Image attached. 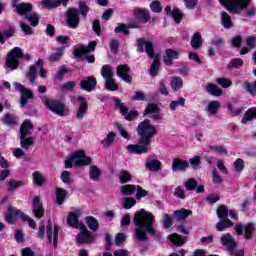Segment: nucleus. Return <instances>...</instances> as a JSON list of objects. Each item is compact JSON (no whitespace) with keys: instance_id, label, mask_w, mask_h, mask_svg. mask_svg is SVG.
Listing matches in <instances>:
<instances>
[{"instance_id":"nucleus-37","label":"nucleus","mask_w":256,"mask_h":256,"mask_svg":"<svg viewBox=\"0 0 256 256\" xmlns=\"http://www.w3.org/2000/svg\"><path fill=\"white\" fill-rule=\"evenodd\" d=\"M118 179L122 185H125V183H129V181L133 179V176H131V173L127 170H120L118 173Z\"/></svg>"},{"instance_id":"nucleus-22","label":"nucleus","mask_w":256,"mask_h":256,"mask_svg":"<svg viewBox=\"0 0 256 256\" xmlns=\"http://www.w3.org/2000/svg\"><path fill=\"white\" fill-rule=\"evenodd\" d=\"M78 101H80L81 104L76 113V119H83V117L87 115V111L89 110V103H87V99L82 96L78 97Z\"/></svg>"},{"instance_id":"nucleus-24","label":"nucleus","mask_w":256,"mask_h":256,"mask_svg":"<svg viewBox=\"0 0 256 256\" xmlns=\"http://www.w3.org/2000/svg\"><path fill=\"white\" fill-rule=\"evenodd\" d=\"M133 13L135 17L141 21V23H148V21L151 19V15L147 9H135Z\"/></svg>"},{"instance_id":"nucleus-41","label":"nucleus","mask_w":256,"mask_h":256,"mask_svg":"<svg viewBox=\"0 0 256 256\" xmlns=\"http://www.w3.org/2000/svg\"><path fill=\"white\" fill-rule=\"evenodd\" d=\"M115 132H109L108 135L106 136V138H104L101 141V145L107 149V147H111V145H113V141H115Z\"/></svg>"},{"instance_id":"nucleus-42","label":"nucleus","mask_w":256,"mask_h":256,"mask_svg":"<svg viewBox=\"0 0 256 256\" xmlns=\"http://www.w3.org/2000/svg\"><path fill=\"white\" fill-rule=\"evenodd\" d=\"M120 191L122 193V195L129 197L131 195H133V193H135V191H137V187H135V185H123L120 188Z\"/></svg>"},{"instance_id":"nucleus-32","label":"nucleus","mask_w":256,"mask_h":256,"mask_svg":"<svg viewBox=\"0 0 256 256\" xmlns=\"http://www.w3.org/2000/svg\"><path fill=\"white\" fill-rule=\"evenodd\" d=\"M32 179H33L34 185H36L37 187H43V185L47 183V180L45 179V177H43V174H41V172L39 171L33 172Z\"/></svg>"},{"instance_id":"nucleus-18","label":"nucleus","mask_w":256,"mask_h":256,"mask_svg":"<svg viewBox=\"0 0 256 256\" xmlns=\"http://www.w3.org/2000/svg\"><path fill=\"white\" fill-rule=\"evenodd\" d=\"M32 212L36 219H41L43 215H45V209L43 208V204L41 203V198L39 196H35L32 200Z\"/></svg>"},{"instance_id":"nucleus-21","label":"nucleus","mask_w":256,"mask_h":256,"mask_svg":"<svg viewBox=\"0 0 256 256\" xmlns=\"http://www.w3.org/2000/svg\"><path fill=\"white\" fill-rule=\"evenodd\" d=\"M220 242L225 248H227L228 251H233V249L237 247L235 238H233V236H231L229 233L222 235Z\"/></svg>"},{"instance_id":"nucleus-55","label":"nucleus","mask_w":256,"mask_h":256,"mask_svg":"<svg viewBox=\"0 0 256 256\" xmlns=\"http://www.w3.org/2000/svg\"><path fill=\"white\" fill-rule=\"evenodd\" d=\"M168 239L176 246L185 245V241L179 236V234H171L168 236Z\"/></svg>"},{"instance_id":"nucleus-10","label":"nucleus","mask_w":256,"mask_h":256,"mask_svg":"<svg viewBox=\"0 0 256 256\" xmlns=\"http://www.w3.org/2000/svg\"><path fill=\"white\" fill-rule=\"evenodd\" d=\"M44 103L52 113L59 115V117L65 116V105L60 100L46 99Z\"/></svg>"},{"instance_id":"nucleus-8","label":"nucleus","mask_w":256,"mask_h":256,"mask_svg":"<svg viewBox=\"0 0 256 256\" xmlns=\"http://www.w3.org/2000/svg\"><path fill=\"white\" fill-rule=\"evenodd\" d=\"M17 217H20L22 221H28L31 219L29 216L23 214L21 210H17L13 206H8V211L5 215V221L10 223V225H13L15 221H17Z\"/></svg>"},{"instance_id":"nucleus-54","label":"nucleus","mask_w":256,"mask_h":256,"mask_svg":"<svg viewBox=\"0 0 256 256\" xmlns=\"http://www.w3.org/2000/svg\"><path fill=\"white\" fill-rule=\"evenodd\" d=\"M2 123L4 125H16L17 118L13 114H5L4 117L1 118Z\"/></svg>"},{"instance_id":"nucleus-40","label":"nucleus","mask_w":256,"mask_h":256,"mask_svg":"<svg viewBox=\"0 0 256 256\" xmlns=\"http://www.w3.org/2000/svg\"><path fill=\"white\" fill-rule=\"evenodd\" d=\"M66 197H67V190L63 188L56 189V203H58V205H63Z\"/></svg>"},{"instance_id":"nucleus-13","label":"nucleus","mask_w":256,"mask_h":256,"mask_svg":"<svg viewBox=\"0 0 256 256\" xmlns=\"http://www.w3.org/2000/svg\"><path fill=\"white\" fill-rule=\"evenodd\" d=\"M66 23L71 29H77L79 27V10L76 8H69L66 12Z\"/></svg>"},{"instance_id":"nucleus-31","label":"nucleus","mask_w":256,"mask_h":256,"mask_svg":"<svg viewBox=\"0 0 256 256\" xmlns=\"http://www.w3.org/2000/svg\"><path fill=\"white\" fill-rule=\"evenodd\" d=\"M40 5H42L44 9L51 11V9L61 7V2L59 0H41Z\"/></svg>"},{"instance_id":"nucleus-53","label":"nucleus","mask_w":256,"mask_h":256,"mask_svg":"<svg viewBox=\"0 0 256 256\" xmlns=\"http://www.w3.org/2000/svg\"><path fill=\"white\" fill-rule=\"evenodd\" d=\"M100 177H101V169H99L97 166H91L89 178L92 179L93 181H99Z\"/></svg>"},{"instance_id":"nucleus-17","label":"nucleus","mask_w":256,"mask_h":256,"mask_svg":"<svg viewBox=\"0 0 256 256\" xmlns=\"http://www.w3.org/2000/svg\"><path fill=\"white\" fill-rule=\"evenodd\" d=\"M126 149L129 153L143 155V153H149V151H151V144H130Z\"/></svg>"},{"instance_id":"nucleus-26","label":"nucleus","mask_w":256,"mask_h":256,"mask_svg":"<svg viewBox=\"0 0 256 256\" xmlns=\"http://www.w3.org/2000/svg\"><path fill=\"white\" fill-rule=\"evenodd\" d=\"M189 167V162L174 158L172 162V171H185Z\"/></svg>"},{"instance_id":"nucleus-23","label":"nucleus","mask_w":256,"mask_h":256,"mask_svg":"<svg viewBox=\"0 0 256 256\" xmlns=\"http://www.w3.org/2000/svg\"><path fill=\"white\" fill-rule=\"evenodd\" d=\"M173 59H179V52L173 49H166L165 55L163 56V61L165 65L170 67L173 65Z\"/></svg>"},{"instance_id":"nucleus-60","label":"nucleus","mask_w":256,"mask_h":256,"mask_svg":"<svg viewBox=\"0 0 256 256\" xmlns=\"http://www.w3.org/2000/svg\"><path fill=\"white\" fill-rule=\"evenodd\" d=\"M151 113H159V106L157 104H148L144 110V115H151Z\"/></svg>"},{"instance_id":"nucleus-4","label":"nucleus","mask_w":256,"mask_h":256,"mask_svg":"<svg viewBox=\"0 0 256 256\" xmlns=\"http://www.w3.org/2000/svg\"><path fill=\"white\" fill-rule=\"evenodd\" d=\"M13 7H16V13H18V15H24V19L29 21L32 27H37L39 25V14H27L31 9H33V4L21 3L19 5H15V3H13Z\"/></svg>"},{"instance_id":"nucleus-64","label":"nucleus","mask_w":256,"mask_h":256,"mask_svg":"<svg viewBox=\"0 0 256 256\" xmlns=\"http://www.w3.org/2000/svg\"><path fill=\"white\" fill-rule=\"evenodd\" d=\"M174 197H177V199H186L185 195V189H183V186H178L174 190Z\"/></svg>"},{"instance_id":"nucleus-12","label":"nucleus","mask_w":256,"mask_h":256,"mask_svg":"<svg viewBox=\"0 0 256 256\" xmlns=\"http://www.w3.org/2000/svg\"><path fill=\"white\" fill-rule=\"evenodd\" d=\"M137 43V52L138 53H144L146 51L148 57L150 59H153L155 57V49L153 47V43L149 41H145L144 38H138L136 40Z\"/></svg>"},{"instance_id":"nucleus-35","label":"nucleus","mask_w":256,"mask_h":256,"mask_svg":"<svg viewBox=\"0 0 256 256\" xmlns=\"http://www.w3.org/2000/svg\"><path fill=\"white\" fill-rule=\"evenodd\" d=\"M203 45V38L199 32H196L191 38L192 49H200Z\"/></svg>"},{"instance_id":"nucleus-47","label":"nucleus","mask_w":256,"mask_h":256,"mask_svg":"<svg viewBox=\"0 0 256 256\" xmlns=\"http://www.w3.org/2000/svg\"><path fill=\"white\" fill-rule=\"evenodd\" d=\"M86 225H88L89 229L92 231H97L99 229V222L93 216L86 217Z\"/></svg>"},{"instance_id":"nucleus-20","label":"nucleus","mask_w":256,"mask_h":256,"mask_svg":"<svg viewBox=\"0 0 256 256\" xmlns=\"http://www.w3.org/2000/svg\"><path fill=\"white\" fill-rule=\"evenodd\" d=\"M97 47V42L92 41L87 46L80 45L77 49L74 50L75 57H83V55H87V53H92L95 51Z\"/></svg>"},{"instance_id":"nucleus-11","label":"nucleus","mask_w":256,"mask_h":256,"mask_svg":"<svg viewBox=\"0 0 256 256\" xmlns=\"http://www.w3.org/2000/svg\"><path fill=\"white\" fill-rule=\"evenodd\" d=\"M237 235H243V231H244V238L247 240H251L253 239V236L255 235V224L253 223H248L246 225L243 224H237L234 227Z\"/></svg>"},{"instance_id":"nucleus-58","label":"nucleus","mask_w":256,"mask_h":256,"mask_svg":"<svg viewBox=\"0 0 256 256\" xmlns=\"http://www.w3.org/2000/svg\"><path fill=\"white\" fill-rule=\"evenodd\" d=\"M177 107H185V98L181 97L178 100H174L170 103L171 111H175Z\"/></svg>"},{"instance_id":"nucleus-7","label":"nucleus","mask_w":256,"mask_h":256,"mask_svg":"<svg viewBox=\"0 0 256 256\" xmlns=\"http://www.w3.org/2000/svg\"><path fill=\"white\" fill-rule=\"evenodd\" d=\"M14 87L16 91H19V93L22 95L20 98V106L25 107L27 103H29L30 99H35V94H33V91L29 88H26L23 86V84L19 82L14 83Z\"/></svg>"},{"instance_id":"nucleus-30","label":"nucleus","mask_w":256,"mask_h":256,"mask_svg":"<svg viewBox=\"0 0 256 256\" xmlns=\"http://www.w3.org/2000/svg\"><path fill=\"white\" fill-rule=\"evenodd\" d=\"M189 215H193V211L182 208L174 211L173 217L177 219V221H185Z\"/></svg>"},{"instance_id":"nucleus-50","label":"nucleus","mask_w":256,"mask_h":256,"mask_svg":"<svg viewBox=\"0 0 256 256\" xmlns=\"http://www.w3.org/2000/svg\"><path fill=\"white\" fill-rule=\"evenodd\" d=\"M20 145L22 149H25V151H27V149H29L31 145H33V137L27 138V136H20Z\"/></svg>"},{"instance_id":"nucleus-33","label":"nucleus","mask_w":256,"mask_h":256,"mask_svg":"<svg viewBox=\"0 0 256 256\" xmlns=\"http://www.w3.org/2000/svg\"><path fill=\"white\" fill-rule=\"evenodd\" d=\"M206 91L214 97H221V95H223V90H221L217 84L213 83H210L206 86Z\"/></svg>"},{"instance_id":"nucleus-9","label":"nucleus","mask_w":256,"mask_h":256,"mask_svg":"<svg viewBox=\"0 0 256 256\" xmlns=\"http://www.w3.org/2000/svg\"><path fill=\"white\" fill-rule=\"evenodd\" d=\"M114 103L116 105V109H119L121 115H123L126 121H133L135 117H139V112H137V110H131L129 112V108L123 105V102H121V99L114 98Z\"/></svg>"},{"instance_id":"nucleus-46","label":"nucleus","mask_w":256,"mask_h":256,"mask_svg":"<svg viewBox=\"0 0 256 256\" xmlns=\"http://www.w3.org/2000/svg\"><path fill=\"white\" fill-rule=\"evenodd\" d=\"M219 107L221 104L217 100H213L208 104L207 111L210 115H217V111H219Z\"/></svg>"},{"instance_id":"nucleus-25","label":"nucleus","mask_w":256,"mask_h":256,"mask_svg":"<svg viewBox=\"0 0 256 256\" xmlns=\"http://www.w3.org/2000/svg\"><path fill=\"white\" fill-rule=\"evenodd\" d=\"M33 129H35L33 123L29 120H25L20 127V137H27V135H31V131H33Z\"/></svg>"},{"instance_id":"nucleus-38","label":"nucleus","mask_w":256,"mask_h":256,"mask_svg":"<svg viewBox=\"0 0 256 256\" xmlns=\"http://www.w3.org/2000/svg\"><path fill=\"white\" fill-rule=\"evenodd\" d=\"M253 119H256V108H250L246 111L244 114V117L241 121L243 125L249 123V121H253Z\"/></svg>"},{"instance_id":"nucleus-16","label":"nucleus","mask_w":256,"mask_h":256,"mask_svg":"<svg viewBox=\"0 0 256 256\" xmlns=\"http://www.w3.org/2000/svg\"><path fill=\"white\" fill-rule=\"evenodd\" d=\"M46 233L48 237V242L54 243V247H57V241L59 239V226H54L53 230V224L51 223V220H48Z\"/></svg>"},{"instance_id":"nucleus-51","label":"nucleus","mask_w":256,"mask_h":256,"mask_svg":"<svg viewBox=\"0 0 256 256\" xmlns=\"http://www.w3.org/2000/svg\"><path fill=\"white\" fill-rule=\"evenodd\" d=\"M105 87L108 91H119V85H117L113 77L105 80Z\"/></svg>"},{"instance_id":"nucleus-52","label":"nucleus","mask_w":256,"mask_h":256,"mask_svg":"<svg viewBox=\"0 0 256 256\" xmlns=\"http://www.w3.org/2000/svg\"><path fill=\"white\" fill-rule=\"evenodd\" d=\"M217 216L220 220H227V217H229V209L225 205H221L217 209Z\"/></svg>"},{"instance_id":"nucleus-61","label":"nucleus","mask_w":256,"mask_h":256,"mask_svg":"<svg viewBox=\"0 0 256 256\" xmlns=\"http://www.w3.org/2000/svg\"><path fill=\"white\" fill-rule=\"evenodd\" d=\"M239 67H243V59L241 58H235L228 64L229 69H239Z\"/></svg>"},{"instance_id":"nucleus-15","label":"nucleus","mask_w":256,"mask_h":256,"mask_svg":"<svg viewBox=\"0 0 256 256\" xmlns=\"http://www.w3.org/2000/svg\"><path fill=\"white\" fill-rule=\"evenodd\" d=\"M131 68L127 66V64H122L117 66L116 75L122 79L125 83L131 84L133 82V77H131Z\"/></svg>"},{"instance_id":"nucleus-62","label":"nucleus","mask_w":256,"mask_h":256,"mask_svg":"<svg viewBox=\"0 0 256 256\" xmlns=\"http://www.w3.org/2000/svg\"><path fill=\"white\" fill-rule=\"evenodd\" d=\"M150 9L153 13H161V11H163V6H161V2L156 0L150 4Z\"/></svg>"},{"instance_id":"nucleus-44","label":"nucleus","mask_w":256,"mask_h":256,"mask_svg":"<svg viewBox=\"0 0 256 256\" xmlns=\"http://www.w3.org/2000/svg\"><path fill=\"white\" fill-rule=\"evenodd\" d=\"M23 185H25V181L10 180L7 183L8 191H9V193H13V191H15V189H19V187H23Z\"/></svg>"},{"instance_id":"nucleus-43","label":"nucleus","mask_w":256,"mask_h":256,"mask_svg":"<svg viewBox=\"0 0 256 256\" xmlns=\"http://www.w3.org/2000/svg\"><path fill=\"white\" fill-rule=\"evenodd\" d=\"M100 73H101V76L103 77V79H105V80L111 79L113 77V68H111L109 65L105 64L102 66Z\"/></svg>"},{"instance_id":"nucleus-1","label":"nucleus","mask_w":256,"mask_h":256,"mask_svg":"<svg viewBox=\"0 0 256 256\" xmlns=\"http://www.w3.org/2000/svg\"><path fill=\"white\" fill-rule=\"evenodd\" d=\"M133 223L136 226L134 230V237L136 241H139L140 243L149 241L147 233L157 237L158 239L162 237V234L157 233V230H155V216H153L151 212L144 209L136 212L133 218Z\"/></svg>"},{"instance_id":"nucleus-14","label":"nucleus","mask_w":256,"mask_h":256,"mask_svg":"<svg viewBox=\"0 0 256 256\" xmlns=\"http://www.w3.org/2000/svg\"><path fill=\"white\" fill-rule=\"evenodd\" d=\"M76 241L80 245L93 243L95 241V236L89 233L87 226L82 225L80 228V233L77 235Z\"/></svg>"},{"instance_id":"nucleus-6","label":"nucleus","mask_w":256,"mask_h":256,"mask_svg":"<svg viewBox=\"0 0 256 256\" xmlns=\"http://www.w3.org/2000/svg\"><path fill=\"white\" fill-rule=\"evenodd\" d=\"M229 13H241L243 9H247L251 0H219Z\"/></svg>"},{"instance_id":"nucleus-2","label":"nucleus","mask_w":256,"mask_h":256,"mask_svg":"<svg viewBox=\"0 0 256 256\" xmlns=\"http://www.w3.org/2000/svg\"><path fill=\"white\" fill-rule=\"evenodd\" d=\"M139 135V143L140 145H151V141L157 135V126L151 123V120L145 119L140 122L136 129Z\"/></svg>"},{"instance_id":"nucleus-5","label":"nucleus","mask_w":256,"mask_h":256,"mask_svg":"<svg viewBox=\"0 0 256 256\" xmlns=\"http://www.w3.org/2000/svg\"><path fill=\"white\" fill-rule=\"evenodd\" d=\"M25 59L26 61H31V55L30 54H23V49L19 47L13 48L8 53V58L6 60V65L10 69H17L19 67V59Z\"/></svg>"},{"instance_id":"nucleus-3","label":"nucleus","mask_w":256,"mask_h":256,"mask_svg":"<svg viewBox=\"0 0 256 256\" xmlns=\"http://www.w3.org/2000/svg\"><path fill=\"white\" fill-rule=\"evenodd\" d=\"M73 164L74 167H85L91 165V158L85 156V150H79L65 160L64 167L65 169H71Z\"/></svg>"},{"instance_id":"nucleus-34","label":"nucleus","mask_w":256,"mask_h":256,"mask_svg":"<svg viewBox=\"0 0 256 256\" xmlns=\"http://www.w3.org/2000/svg\"><path fill=\"white\" fill-rule=\"evenodd\" d=\"M220 17L224 29H231L233 27V21L231 20V16L227 14V12H221Z\"/></svg>"},{"instance_id":"nucleus-57","label":"nucleus","mask_w":256,"mask_h":256,"mask_svg":"<svg viewBox=\"0 0 256 256\" xmlns=\"http://www.w3.org/2000/svg\"><path fill=\"white\" fill-rule=\"evenodd\" d=\"M216 83L220 85V87H222L223 89H229V86L233 85V82H231V80L224 77L217 78Z\"/></svg>"},{"instance_id":"nucleus-29","label":"nucleus","mask_w":256,"mask_h":256,"mask_svg":"<svg viewBox=\"0 0 256 256\" xmlns=\"http://www.w3.org/2000/svg\"><path fill=\"white\" fill-rule=\"evenodd\" d=\"M65 53V46H61L55 49V52L51 53L48 57L50 63H57L63 57Z\"/></svg>"},{"instance_id":"nucleus-36","label":"nucleus","mask_w":256,"mask_h":256,"mask_svg":"<svg viewBox=\"0 0 256 256\" xmlns=\"http://www.w3.org/2000/svg\"><path fill=\"white\" fill-rule=\"evenodd\" d=\"M26 78L30 81L31 85H35V81H37V67L35 65L29 67V70L26 72Z\"/></svg>"},{"instance_id":"nucleus-19","label":"nucleus","mask_w":256,"mask_h":256,"mask_svg":"<svg viewBox=\"0 0 256 256\" xmlns=\"http://www.w3.org/2000/svg\"><path fill=\"white\" fill-rule=\"evenodd\" d=\"M80 87L83 89V91H88V93H91V91H95V88L97 87V79L93 76L85 77L80 82Z\"/></svg>"},{"instance_id":"nucleus-45","label":"nucleus","mask_w":256,"mask_h":256,"mask_svg":"<svg viewBox=\"0 0 256 256\" xmlns=\"http://www.w3.org/2000/svg\"><path fill=\"white\" fill-rule=\"evenodd\" d=\"M229 227H233V222L229 219L226 220H220L216 224L217 231H225V229H229Z\"/></svg>"},{"instance_id":"nucleus-28","label":"nucleus","mask_w":256,"mask_h":256,"mask_svg":"<svg viewBox=\"0 0 256 256\" xmlns=\"http://www.w3.org/2000/svg\"><path fill=\"white\" fill-rule=\"evenodd\" d=\"M165 12L167 13V15H171L175 23H181V20L183 19V13H181V10H179V8L171 11V6H166Z\"/></svg>"},{"instance_id":"nucleus-48","label":"nucleus","mask_w":256,"mask_h":256,"mask_svg":"<svg viewBox=\"0 0 256 256\" xmlns=\"http://www.w3.org/2000/svg\"><path fill=\"white\" fill-rule=\"evenodd\" d=\"M15 35V28H10L8 30H5L3 33L0 32V43L3 45L5 43L6 39H11Z\"/></svg>"},{"instance_id":"nucleus-49","label":"nucleus","mask_w":256,"mask_h":256,"mask_svg":"<svg viewBox=\"0 0 256 256\" xmlns=\"http://www.w3.org/2000/svg\"><path fill=\"white\" fill-rule=\"evenodd\" d=\"M170 87H172L173 91H179L183 87V79L181 77L172 78Z\"/></svg>"},{"instance_id":"nucleus-56","label":"nucleus","mask_w":256,"mask_h":256,"mask_svg":"<svg viewBox=\"0 0 256 256\" xmlns=\"http://www.w3.org/2000/svg\"><path fill=\"white\" fill-rule=\"evenodd\" d=\"M184 187L187 191H195V189H197V180L194 178H189L186 182H184Z\"/></svg>"},{"instance_id":"nucleus-59","label":"nucleus","mask_w":256,"mask_h":256,"mask_svg":"<svg viewBox=\"0 0 256 256\" xmlns=\"http://www.w3.org/2000/svg\"><path fill=\"white\" fill-rule=\"evenodd\" d=\"M60 179L65 183V185H71V183H73V180L71 179V172L69 171H63L60 175Z\"/></svg>"},{"instance_id":"nucleus-27","label":"nucleus","mask_w":256,"mask_h":256,"mask_svg":"<svg viewBox=\"0 0 256 256\" xmlns=\"http://www.w3.org/2000/svg\"><path fill=\"white\" fill-rule=\"evenodd\" d=\"M67 224L69 227H74V229H81L83 223L79 222V217L75 213H70L67 218Z\"/></svg>"},{"instance_id":"nucleus-39","label":"nucleus","mask_w":256,"mask_h":256,"mask_svg":"<svg viewBox=\"0 0 256 256\" xmlns=\"http://www.w3.org/2000/svg\"><path fill=\"white\" fill-rule=\"evenodd\" d=\"M146 169L153 172L161 171V161L154 159L146 162Z\"/></svg>"},{"instance_id":"nucleus-63","label":"nucleus","mask_w":256,"mask_h":256,"mask_svg":"<svg viewBox=\"0 0 256 256\" xmlns=\"http://www.w3.org/2000/svg\"><path fill=\"white\" fill-rule=\"evenodd\" d=\"M135 203H137V201L134 200V198L125 197L122 205L124 209H131V207H134Z\"/></svg>"}]
</instances>
